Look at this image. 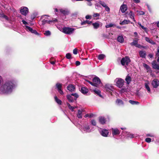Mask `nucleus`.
I'll return each mask as SVG.
<instances>
[{
	"label": "nucleus",
	"instance_id": "1",
	"mask_svg": "<svg viewBox=\"0 0 159 159\" xmlns=\"http://www.w3.org/2000/svg\"><path fill=\"white\" fill-rule=\"evenodd\" d=\"M2 77L0 75V93L8 94L12 93L17 86L16 81L13 80H7L1 86Z\"/></svg>",
	"mask_w": 159,
	"mask_h": 159
},
{
	"label": "nucleus",
	"instance_id": "2",
	"mask_svg": "<svg viewBox=\"0 0 159 159\" xmlns=\"http://www.w3.org/2000/svg\"><path fill=\"white\" fill-rule=\"evenodd\" d=\"M86 81L92 85L98 87L101 83V81L98 77H94L93 80V82H91L89 81L86 80Z\"/></svg>",
	"mask_w": 159,
	"mask_h": 159
},
{
	"label": "nucleus",
	"instance_id": "3",
	"mask_svg": "<svg viewBox=\"0 0 159 159\" xmlns=\"http://www.w3.org/2000/svg\"><path fill=\"white\" fill-rule=\"evenodd\" d=\"M49 17L47 15H44L42 16V19H43L42 22L43 24H44L45 23H48L51 24L52 22H54L56 21L57 20L56 19H54L52 20H49L47 17Z\"/></svg>",
	"mask_w": 159,
	"mask_h": 159
},
{
	"label": "nucleus",
	"instance_id": "4",
	"mask_svg": "<svg viewBox=\"0 0 159 159\" xmlns=\"http://www.w3.org/2000/svg\"><path fill=\"white\" fill-rule=\"evenodd\" d=\"M124 82V80L120 78H117L115 80L116 85L119 88H121L123 86Z\"/></svg>",
	"mask_w": 159,
	"mask_h": 159
},
{
	"label": "nucleus",
	"instance_id": "5",
	"mask_svg": "<svg viewBox=\"0 0 159 159\" xmlns=\"http://www.w3.org/2000/svg\"><path fill=\"white\" fill-rule=\"evenodd\" d=\"M130 62V60L129 57H125L122 59L121 61V63L122 65L125 67L128 66Z\"/></svg>",
	"mask_w": 159,
	"mask_h": 159
},
{
	"label": "nucleus",
	"instance_id": "6",
	"mask_svg": "<svg viewBox=\"0 0 159 159\" xmlns=\"http://www.w3.org/2000/svg\"><path fill=\"white\" fill-rule=\"evenodd\" d=\"M74 29L68 27H64L63 29L62 32L64 33L70 34H72L74 30Z\"/></svg>",
	"mask_w": 159,
	"mask_h": 159
},
{
	"label": "nucleus",
	"instance_id": "7",
	"mask_svg": "<svg viewBox=\"0 0 159 159\" xmlns=\"http://www.w3.org/2000/svg\"><path fill=\"white\" fill-rule=\"evenodd\" d=\"M111 130L112 131V134L113 136L119 135L121 131L117 128H111Z\"/></svg>",
	"mask_w": 159,
	"mask_h": 159
},
{
	"label": "nucleus",
	"instance_id": "8",
	"mask_svg": "<svg viewBox=\"0 0 159 159\" xmlns=\"http://www.w3.org/2000/svg\"><path fill=\"white\" fill-rule=\"evenodd\" d=\"M82 129L84 131L87 132H90L93 130L88 124H85L84 125Z\"/></svg>",
	"mask_w": 159,
	"mask_h": 159
},
{
	"label": "nucleus",
	"instance_id": "9",
	"mask_svg": "<svg viewBox=\"0 0 159 159\" xmlns=\"http://www.w3.org/2000/svg\"><path fill=\"white\" fill-rule=\"evenodd\" d=\"M25 29L28 31H29L32 33L34 34L37 35H39V34L35 30H33L31 28L29 27V26L25 25Z\"/></svg>",
	"mask_w": 159,
	"mask_h": 159
},
{
	"label": "nucleus",
	"instance_id": "10",
	"mask_svg": "<svg viewBox=\"0 0 159 159\" xmlns=\"http://www.w3.org/2000/svg\"><path fill=\"white\" fill-rule=\"evenodd\" d=\"M20 11L22 14L26 16L28 13V9L26 7H22L20 8Z\"/></svg>",
	"mask_w": 159,
	"mask_h": 159
},
{
	"label": "nucleus",
	"instance_id": "11",
	"mask_svg": "<svg viewBox=\"0 0 159 159\" xmlns=\"http://www.w3.org/2000/svg\"><path fill=\"white\" fill-rule=\"evenodd\" d=\"M109 133L108 130L106 129H102L100 131L101 134L104 137H107Z\"/></svg>",
	"mask_w": 159,
	"mask_h": 159
},
{
	"label": "nucleus",
	"instance_id": "12",
	"mask_svg": "<svg viewBox=\"0 0 159 159\" xmlns=\"http://www.w3.org/2000/svg\"><path fill=\"white\" fill-rule=\"evenodd\" d=\"M99 3L105 8L106 11L108 13L109 12L110 9L105 2L102 1H99Z\"/></svg>",
	"mask_w": 159,
	"mask_h": 159
},
{
	"label": "nucleus",
	"instance_id": "13",
	"mask_svg": "<svg viewBox=\"0 0 159 159\" xmlns=\"http://www.w3.org/2000/svg\"><path fill=\"white\" fill-rule=\"evenodd\" d=\"M151 84L154 88H157L159 85V81L157 79H155L152 81Z\"/></svg>",
	"mask_w": 159,
	"mask_h": 159
},
{
	"label": "nucleus",
	"instance_id": "14",
	"mask_svg": "<svg viewBox=\"0 0 159 159\" xmlns=\"http://www.w3.org/2000/svg\"><path fill=\"white\" fill-rule=\"evenodd\" d=\"M150 84V82L149 81L147 80L144 83V86L145 88L147 91L148 93H150L151 92V89L149 87V85Z\"/></svg>",
	"mask_w": 159,
	"mask_h": 159
},
{
	"label": "nucleus",
	"instance_id": "15",
	"mask_svg": "<svg viewBox=\"0 0 159 159\" xmlns=\"http://www.w3.org/2000/svg\"><path fill=\"white\" fill-rule=\"evenodd\" d=\"M92 25L94 29H98L100 26H102V24L100 22L96 21L95 23H93Z\"/></svg>",
	"mask_w": 159,
	"mask_h": 159
},
{
	"label": "nucleus",
	"instance_id": "16",
	"mask_svg": "<svg viewBox=\"0 0 159 159\" xmlns=\"http://www.w3.org/2000/svg\"><path fill=\"white\" fill-rule=\"evenodd\" d=\"M127 8L128 7L126 5L123 4L120 7V10L122 13H124L126 11Z\"/></svg>",
	"mask_w": 159,
	"mask_h": 159
},
{
	"label": "nucleus",
	"instance_id": "17",
	"mask_svg": "<svg viewBox=\"0 0 159 159\" xmlns=\"http://www.w3.org/2000/svg\"><path fill=\"white\" fill-rule=\"evenodd\" d=\"M61 13L64 15H67L69 13V11L67 9H59Z\"/></svg>",
	"mask_w": 159,
	"mask_h": 159
},
{
	"label": "nucleus",
	"instance_id": "18",
	"mask_svg": "<svg viewBox=\"0 0 159 159\" xmlns=\"http://www.w3.org/2000/svg\"><path fill=\"white\" fill-rule=\"evenodd\" d=\"M128 15L129 17L131 19H132L133 21L134 22L135 21V20L134 18V13L131 11H130L129 12H127Z\"/></svg>",
	"mask_w": 159,
	"mask_h": 159
},
{
	"label": "nucleus",
	"instance_id": "19",
	"mask_svg": "<svg viewBox=\"0 0 159 159\" xmlns=\"http://www.w3.org/2000/svg\"><path fill=\"white\" fill-rule=\"evenodd\" d=\"M105 88L107 91H112L114 89L113 87L110 84H106L105 86Z\"/></svg>",
	"mask_w": 159,
	"mask_h": 159
},
{
	"label": "nucleus",
	"instance_id": "20",
	"mask_svg": "<svg viewBox=\"0 0 159 159\" xmlns=\"http://www.w3.org/2000/svg\"><path fill=\"white\" fill-rule=\"evenodd\" d=\"M84 110H79L78 111V113L77 115V117L79 118H81L82 116V113L84 112Z\"/></svg>",
	"mask_w": 159,
	"mask_h": 159
},
{
	"label": "nucleus",
	"instance_id": "21",
	"mask_svg": "<svg viewBox=\"0 0 159 159\" xmlns=\"http://www.w3.org/2000/svg\"><path fill=\"white\" fill-rule=\"evenodd\" d=\"M152 65L153 68L157 70H159V65L157 64L156 61H153L152 62Z\"/></svg>",
	"mask_w": 159,
	"mask_h": 159
},
{
	"label": "nucleus",
	"instance_id": "22",
	"mask_svg": "<svg viewBox=\"0 0 159 159\" xmlns=\"http://www.w3.org/2000/svg\"><path fill=\"white\" fill-rule=\"evenodd\" d=\"M99 122L102 124H104L106 122L105 119L103 117H100L99 118Z\"/></svg>",
	"mask_w": 159,
	"mask_h": 159
},
{
	"label": "nucleus",
	"instance_id": "23",
	"mask_svg": "<svg viewBox=\"0 0 159 159\" xmlns=\"http://www.w3.org/2000/svg\"><path fill=\"white\" fill-rule=\"evenodd\" d=\"M72 96L71 94L67 95V98L70 102H72L74 100H75L74 98Z\"/></svg>",
	"mask_w": 159,
	"mask_h": 159
},
{
	"label": "nucleus",
	"instance_id": "24",
	"mask_svg": "<svg viewBox=\"0 0 159 159\" xmlns=\"http://www.w3.org/2000/svg\"><path fill=\"white\" fill-rule=\"evenodd\" d=\"M67 89L69 91L73 92L75 90V87L73 85L70 84L67 86Z\"/></svg>",
	"mask_w": 159,
	"mask_h": 159
},
{
	"label": "nucleus",
	"instance_id": "25",
	"mask_svg": "<svg viewBox=\"0 0 159 159\" xmlns=\"http://www.w3.org/2000/svg\"><path fill=\"white\" fill-rule=\"evenodd\" d=\"M0 17L3 19H5L7 21H10V18L3 13L0 14Z\"/></svg>",
	"mask_w": 159,
	"mask_h": 159
},
{
	"label": "nucleus",
	"instance_id": "26",
	"mask_svg": "<svg viewBox=\"0 0 159 159\" xmlns=\"http://www.w3.org/2000/svg\"><path fill=\"white\" fill-rule=\"evenodd\" d=\"M145 40L146 41L148 42L151 44H152L154 45V44H155L156 43L155 42H154L153 40L150 39L148 37H145Z\"/></svg>",
	"mask_w": 159,
	"mask_h": 159
},
{
	"label": "nucleus",
	"instance_id": "27",
	"mask_svg": "<svg viewBox=\"0 0 159 159\" xmlns=\"http://www.w3.org/2000/svg\"><path fill=\"white\" fill-rule=\"evenodd\" d=\"M127 137L131 138H135L137 137V134H133L130 133H128L126 135Z\"/></svg>",
	"mask_w": 159,
	"mask_h": 159
},
{
	"label": "nucleus",
	"instance_id": "28",
	"mask_svg": "<svg viewBox=\"0 0 159 159\" xmlns=\"http://www.w3.org/2000/svg\"><path fill=\"white\" fill-rule=\"evenodd\" d=\"M81 91L83 94H86L88 92V90L85 87H82L81 89Z\"/></svg>",
	"mask_w": 159,
	"mask_h": 159
},
{
	"label": "nucleus",
	"instance_id": "29",
	"mask_svg": "<svg viewBox=\"0 0 159 159\" xmlns=\"http://www.w3.org/2000/svg\"><path fill=\"white\" fill-rule=\"evenodd\" d=\"M117 40L118 42L122 43L124 42V39L122 35L119 36L117 38Z\"/></svg>",
	"mask_w": 159,
	"mask_h": 159
},
{
	"label": "nucleus",
	"instance_id": "30",
	"mask_svg": "<svg viewBox=\"0 0 159 159\" xmlns=\"http://www.w3.org/2000/svg\"><path fill=\"white\" fill-rule=\"evenodd\" d=\"M116 104L119 106L123 105L124 104L123 101L121 99H117L116 101Z\"/></svg>",
	"mask_w": 159,
	"mask_h": 159
},
{
	"label": "nucleus",
	"instance_id": "31",
	"mask_svg": "<svg viewBox=\"0 0 159 159\" xmlns=\"http://www.w3.org/2000/svg\"><path fill=\"white\" fill-rule=\"evenodd\" d=\"M139 54L140 57L142 58H145L146 57V53L145 51H140L139 52Z\"/></svg>",
	"mask_w": 159,
	"mask_h": 159
},
{
	"label": "nucleus",
	"instance_id": "32",
	"mask_svg": "<svg viewBox=\"0 0 159 159\" xmlns=\"http://www.w3.org/2000/svg\"><path fill=\"white\" fill-rule=\"evenodd\" d=\"M93 91L95 94H96L100 97H102V96L101 94V91L100 90L95 89L93 90Z\"/></svg>",
	"mask_w": 159,
	"mask_h": 159
},
{
	"label": "nucleus",
	"instance_id": "33",
	"mask_svg": "<svg viewBox=\"0 0 159 159\" xmlns=\"http://www.w3.org/2000/svg\"><path fill=\"white\" fill-rule=\"evenodd\" d=\"M105 57L106 56L105 55L103 54H100L98 56V59L99 60H102L104 59Z\"/></svg>",
	"mask_w": 159,
	"mask_h": 159
},
{
	"label": "nucleus",
	"instance_id": "34",
	"mask_svg": "<svg viewBox=\"0 0 159 159\" xmlns=\"http://www.w3.org/2000/svg\"><path fill=\"white\" fill-rule=\"evenodd\" d=\"M125 80L128 84L130 83L131 80V77L128 75L126 76Z\"/></svg>",
	"mask_w": 159,
	"mask_h": 159
},
{
	"label": "nucleus",
	"instance_id": "35",
	"mask_svg": "<svg viewBox=\"0 0 159 159\" xmlns=\"http://www.w3.org/2000/svg\"><path fill=\"white\" fill-rule=\"evenodd\" d=\"M129 21L128 20H125L121 22H120V24L121 25H124L128 24L129 22Z\"/></svg>",
	"mask_w": 159,
	"mask_h": 159
},
{
	"label": "nucleus",
	"instance_id": "36",
	"mask_svg": "<svg viewBox=\"0 0 159 159\" xmlns=\"http://www.w3.org/2000/svg\"><path fill=\"white\" fill-rule=\"evenodd\" d=\"M128 86H127L125 88H122L120 90V93H124L125 92H127L128 91Z\"/></svg>",
	"mask_w": 159,
	"mask_h": 159
},
{
	"label": "nucleus",
	"instance_id": "37",
	"mask_svg": "<svg viewBox=\"0 0 159 159\" xmlns=\"http://www.w3.org/2000/svg\"><path fill=\"white\" fill-rule=\"evenodd\" d=\"M54 98L56 102L59 105L61 104V100L58 99L56 96H55Z\"/></svg>",
	"mask_w": 159,
	"mask_h": 159
},
{
	"label": "nucleus",
	"instance_id": "38",
	"mask_svg": "<svg viewBox=\"0 0 159 159\" xmlns=\"http://www.w3.org/2000/svg\"><path fill=\"white\" fill-rule=\"evenodd\" d=\"M129 102L132 105H137L139 104V103L138 102L131 100H129Z\"/></svg>",
	"mask_w": 159,
	"mask_h": 159
},
{
	"label": "nucleus",
	"instance_id": "39",
	"mask_svg": "<svg viewBox=\"0 0 159 159\" xmlns=\"http://www.w3.org/2000/svg\"><path fill=\"white\" fill-rule=\"evenodd\" d=\"M92 23V21H89L88 20H86L85 21L82 22L81 23V25H85L86 24H90Z\"/></svg>",
	"mask_w": 159,
	"mask_h": 159
},
{
	"label": "nucleus",
	"instance_id": "40",
	"mask_svg": "<svg viewBox=\"0 0 159 159\" xmlns=\"http://www.w3.org/2000/svg\"><path fill=\"white\" fill-rule=\"evenodd\" d=\"M56 88L58 90L61 89L62 87L61 84L57 83L56 84Z\"/></svg>",
	"mask_w": 159,
	"mask_h": 159
},
{
	"label": "nucleus",
	"instance_id": "41",
	"mask_svg": "<svg viewBox=\"0 0 159 159\" xmlns=\"http://www.w3.org/2000/svg\"><path fill=\"white\" fill-rule=\"evenodd\" d=\"M143 66L144 67L146 68L147 70L148 71H149L150 70L149 66L146 64L145 63L143 64Z\"/></svg>",
	"mask_w": 159,
	"mask_h": 159
},
{
	"label": "nucleus",
	"instance_id": "42",
	"mask_svg": "<svg viewBox=\"0 0 159 159\" xmlns=\"http://www.w3.org/2000/svg\"><path fill=\"white\" fill-rule=\"evenodd\" d=\"M115 26V24H114L112 23H110L109 24H107L106 25L105 27L106 28H108L109 27H113L114 26Z\"/></svg>",
	"mask_w": 159,
	"mask_h": 159
},
{
	"label": "nucleus",
	"instance_id": "43",
	"mask_svg": "<svg viewBox=\"0 0 159 159\" xmlns=\"http://www.w3.org/2000/svg\"><path fill=\"white\" fill-rule=\"evenodd\" d=\"M71 94L74 97V98L75 100H76V99L79 97L78 94L76 93H72Z\"/></svg>",
	"mask_w": 159,
	"mask_h": 159
},
{
	"label": "nucleus",
	"instance_id": "44",
	"mask_svg": "<svg viewBox=\"0 0 159 159\" xmlns=\"http://www.w3.org/2000/svg\"><path fill=\"white\" fill-rule=\"evenodd\" d=\"M131 45H134L136 46V45L138 44V41L136 40H134V41L130 43Z\"/></svg>",
	"mask_w": 159,
	"mask_h": 159
},
{
	"label": "nucleus",
	"instance_id": "45",
	"mask_svg": "<svg viewBox=\"0 0 159 159\" xmlns=\"http://www.w3.org/2000/svg\"><path fill=\"white\" fill-rule=\"evenodd\" d=\"M67 106L71 110V111H74V109L76 108V107H72V106H71L69 104V103H68L67 104Z\"/></svg>",
	"mask_w": 159,
	"mask_h": 159
},
{
	"label": "nucleus",
	"instance_id": "46",
	"mask_svg": "<svg viewBox=\"0 0 159 159\" xmlns=\"http://www.w3.org/2000/svg\"><path fill=\"white\" fill-rule=\"evenodd\" d=\"M44 34L46 36H49L51 35V32L49 30H47L45 31Z\"/></svg>",
	"mask_w": 159,
	"mask_h": 159
},
{
	"label": "nucleus",
	"instance_id": "47",
	"mask_svg": "<svg viewBox=\"0 0 159 159\" xmlns=\"http://www.w3.org/2000/svg\"><path fill=\"white\" fill-rule=\"evenodd\" d=\"M136 11L138 12L139 15H143L145 14L144 12L142 11Z\"/></svg>",
	"mask_w": 159,
	"mask_h": 159
},
{
	"label": "nucleus",
	"instance_id": "48",
	"mask_svg": "<svg viewBox=\"0 0 159 159\" xmlns=\"http://www.w3.org/2000/svg\"><path fill=\"white\" fill-rule=\"evenodd\" d=\"M91 124L93 126H96V121L94 120H92L91 121Z\"/></svg>",
	"mask_w": 159,
	"mask_h": 159
},
{
	"label": "nucleus",
	"instance_id": "49",
	"mask_svg": "<svg viewBox=\"0 0 159 159\" xmlns=\"http://www.w3.org/2000/svg\"><path fill=\"white\" fill-rule=\"evenodd\" d=\"M66 57L68 59H70L71 58V55L70 53H68L66 54Z\"/></svg>",
	"mask_w": 159,
	"mask_h": 159
},
{
	"label": "nucleus",
	"instance_id": "50",
	"mask_svg": "<svg viewBox=\"0 0 159 159\" xmlns=\"http://www.w3.org/2000/svg\"><path fill=\"white\" fill-rule=\"evenodd\" d=\"M145 141L147 143H149L151 141V139L149 138H147L145 139Z\"/></svg>",
	"mask_w": 159,
	"mask_h": 159
},
{
	"label": "nucleus",
	"instance_id": "51",
	"mask_svg": "<svg viewBox=\"0 0 159 159\" xmlns=\"http://www.w3.org/2000/svg\"><path fill=\"white\" fill-rule=\"evenodd\" d=\"M136 47L140 48H145V47L142 46L139 44H138L137 45H136Z\"/></svg>",
	"mask_w": 159,
	"mask_h": 159
},
{
	"label": "nucleus",
	"instance_id": "52",
	"mask_svg": "<svg viewBox=\"0 0 159 159\" xmlns=\"http://www.w3.org/2000/svg\"><path fill=\"white\" fill-rule=\"evenodd\" d=\"M93 116V114H86L85 115V117H91Z\"/></svg>",
	"mask_w": 159,
	"mask_h": 159
},
{
	"label": "nucleus",
	"instance_id": "53",
	"mask_svg": "<svg viewBox=\"0 0 159 159\" xmlns=\"http://www.w3.org/2000/svg\"><path fill=\"white\" fill-rule=\"evenodd\" d=\"M100 16V14L98 13H94L93 15V16L94 17H98Z\"/></svg>",
	"mask_w": 159,
	"mask_h": 159
},
{
	"label": "nucleus",
	"instance_id": "54",
	"mask_svg": "<svg viewBox=\"0 0 159 159\" xmlns=\"http://www.w3.org/2000/svg\"><path fill=\"white\" fill-rule=\"evenodd\" d=\"M92 16L91 15H87L86 16L85 18L86 19H91Z\"/></svg>",
	"mask_w": 159,
	"mask_h": 159
},
{
	"label": "nucleus",
	"instance_id": "55",
	"mask_svg": "<svg viewBox=\"0 0 159 159\" xmlns=\"http://www.w3.org/2000/svg\"><path fill=\"white\" fill-rule=\"evenodd\" d=\"M73 53L75 55H76L77 54V50L75 48L74 49L73 51Z\"/></svg>",
	"mask_w": 159,
	"mask_h": 159
},
{
	"label": "nucleus",
	"instance_id": "56",
	"mask_svg": "<svg viewBox=\"0 0 159 159\" xmlns=\"http://www.w3.org/2000/svg\"><path fill=\"white\" fill-rule=\"evenodd\" d=\"M146 136L148 137H152L154 136V135L152 134H146Z\"/></svg>",
	"mask_w": 159,
	"mask_h": 159
},
{
	"label": "nucleus",
	"instance_id": "57",
	"mask_svg": "<svg viewBox=\"0 0 159 159\" xmlns=\"http://www.w3.org/2000/svg\"><path fill=\"white\" fill-rule=\"evenodd\" d=\"M156 55L157 56H159V47L157 48V51Z\"/></svg>",
	"mask_w": 159,
	"mask_h": 159
},
{
	"label": "nucleus",
	"instance_id": "58",
	"mask_svg": "<svg viewBox=\"0 0 159 159\" xmlns=\"http://www.w3.org/2000/svg\"><path fill=\"white\" fill-rule=\"evenodd\" d=\"M75 64L77 66H78L80 65V61H77L75 62Z\"/></svg>",
	"mask_w": 159,
	"mask_h": 159
},
{
	"label": "nucleus",
	"instance_id": "59",
	"mask_svg": "<svg viewBox=\"0 0 159 159\" xmlns=\"http://www.w3.org/2000/svg\"><path fill=\"white\" fill-rule=\"evenodd\" d=\"M58 91L59 92V93H60L62 95L63 94V93H64L61 90V89L58 90Z\"/></svg>",
	"mask_w": 159,
	"mask_h": 159
},
{
	"label": "nucleus",
	"instance_id": "60",
	"mask_svg": "<svg viewBox=\"0 0 159 159\" xmlns=\"http://www.w3.org/2000/svg\"><path fill=\"white\" fill-rule=\"evenodd\" d=\"M133 1L135 3H139L140 2V0H133Z\"/></svg>",
	"mask_w": 159,
	"mask_h": 159
},
{
	"label": "nucleus",
	"instance_id": "61",
	"mask_svg": "<svg viewBox=\"0 0 159 159\" xmlns=\"http://www.w3.org/2000/svg\"><path fill=\"white\" fill-rule=\"evenodd\" d=\"M22 22L23 23V24L24 25H26L27 24H28V23L27 22H26V21H25V20H22Z\"/></svg>",
	"mask_w": 159,
	"mask_h": 159
},
{
	"label": "nucleus",
	"instance_id": "62",
	"mask_svg": "<svg viewBox=\"0 0 159 159\" xmlns=\"http://www.w3.org/2000/svg\"><path fill=\"white\" fill-rule=\"evenodd\" d=\"M136 95H138V96H139L140 95V93L138 91H137L136 93Z\"/></svg>",
	"mask_w": 159,
	"mask_h": 159
},
{
	"label": "nucleus",
	"instance_id": "63",
	"mask_svg": "<svg viewBox=\"0 0 159 159\" xmlns=\"http://www.w3.org/2000/svg\"><path fill=\"white\" fill-rule=\"evenodd\" d=\"M89 6H91L92 5V3L90 2H89L87 4Z\"/></svg>",
	"mask_w": 159,
	"mask_h": 159
},
{
	"label": "nucleus",
	"instance_id": "64",
	"mask_svg": "<svg viewBox=\"0 0 159 159\" xmlns=\"http://www.w3.org/2000/svg\"><path fill=\"white\" fill-rule=\"evenodd\" d=\"M157 26L159 28V21H157L156 22Z\"/></svg>",
	"mask_w": 159,
	"mask_h": 159
}]
</instances>
